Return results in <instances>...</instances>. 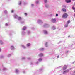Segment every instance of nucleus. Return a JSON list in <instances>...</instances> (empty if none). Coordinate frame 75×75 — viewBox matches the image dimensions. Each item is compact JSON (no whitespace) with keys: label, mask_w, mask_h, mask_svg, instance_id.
I'll use <instances>...</instances> for the list:
<instances>
[{"label":"nucleus","mask_w":75,"mask_h":75,"mask_svg":"<svg viewBox=\"0 0 75 75\" xmlns=\"http://www.w3.org/2000/svg\"><path fill=\"white\" fill-rule=\"evenodd\" d=\"M14 12V11L12 10L11 11V13H13Z\"/></svg>","instance_id":"obj_37"},{"label":"nucleus","mask_w":75,"mask_h":75,"mask_svg":"<svg viewBox=\"0 0 75 75\" xmlns=\"http://www.w3.org/2000/svg\"><path fill=\"white\" fill-rule=\"evenodd\" d=\"M44 48H41V49H40V50L41 51H44Z\"/></svg>","instance_id":"obj_24"},{"label":"nucleus","mask_w":75,"mask_h":75,"mask_svg":"<svg viewBox=\"0 0 75 75\" xmlns=\"http://www.w3.org/2000/svg\"><path fill=\"white\" fill-rule=\"evenodd\" d=\"M27 47H29L30 46V43H28L27 44Z\"/></svg>","instance_id":"obj_20"},{"label":"nucleus","mask_w":75,"mask_h":75,"mask_svg":"<svg viewBox=\"0 0 75 75\" xmlns=\"http://www.w3.org/2000/svg\"><path fill=\"white\" fill-rule=\"evenodd\" d=\"M74 12H75V10L74 11Z\"/></svg>","instance_id":"obj_51"},{"label":"nucleus","mask_w":75,"mask_h":75,"mask_svg":"<svg viewBox=\"0 0 75 75\" xmlns=\"http://www.w3.org/2000/svg\"><path fill=\"white\" fill-rule=\"evenodd\" d=\"M11 33H14V31H12L11 32Z\"/></svg>","instance_id":"obj_39"},{"label":"nucleus","mask_w":75,"mask_h":75,"mask_svg":"<svg viewBox=\"0 0 75 75\" xmlns=\"http://www.w3.org/2000/svg\"><path fill=\"white\" fill-rule=\"evenodd\" d=\"M24 14H25V16H27V13H25Z\"/></svg>","instance_id":"obj_35"},{"label":"nucleus","mask_w":75,"mask_h":75,"mask_svg":"<svg viewBox=\"0 0 75 75\" xmlns=\"http://www.w3.org/2000/svg\"><path fill=\"white\" fill-rule=\"evenodd\" d=\"M23 73L24 74L25 73V71H23Z\"/></svg>","instance_id":"obj_48"},{"label":"nucleus","mask_w":75,"mask_h":75,"mask_svg":"<svg viewBox=\"0 0 75 75\" xmlns=\"http://www.w3.org/2000/svg\"><path fill=\"white\" fill-rule=\"evenodd\" d=\"M5 25L6 26H8V25L7 23L5 24Z\"/></svg>","instance_id":"obj_30"},{"label":"nucleus","mask_w":75,"mask_h":75,"mask_svg":"<svg viewBox=\"0 0 75 75\" xmlns=\"http://www.w3.org/2000/svg\"><path fill=\"white\" fill-rule=\"evenodd\" d=\"M36 4H38V1H36Z\"/></svg>","instance_id":"obj_44"},{"label":"nucleus","mask_w":75,"mask_h":75,"mask_svg":"<svg viewBox=\"0 0 75 75\" xmlns=\"http://www.w3.org/2000/svg\"><path fill=\"white\" fill-rule=\"evenodd\" d=\"M15 72L16 74H18L19 72V71L18 70H16L15 71Z\"/></svg>","instance_id":"obj_13"},{"label":"nucleus","mask_w":75,"mask_h":75,"mask_svg":"<svg viewBox=\"0 0 75 75\" xmlns=\"http://www.w3.org/2000/svg\"><path fill=\"white\" fill-rule=\"evenodd\" d=\"M27 34H31V32L29 30L28 31Z\"/></svg>","instance_id":"obj_15"},{"label":"nucleus","mask_w":75,"mask_h":75,"mask_svg":"<svg viewBox=\"0 0 75 75\" xmlns=\"http://www.w3.org/2000/svg\"><path fill=\"white\" fill-rule=\"evenodd\" d=\"M73 1H75V0H72Z\"/></svg>","instance_id":"obj_49"},{"label":"nucleus","mask_w":75,"mask_h":75,"mask_svg":"<svg viewBox=\"0 0 75 75\" xmlns=\"http://www.w3.org/2000/svg\"><path fill=\"white\" fill-rule=\"evenodd\" d=\"M11 54H9L8 55V57H11Z\"/></svg>","instance_id":"obj_28"},{"label":"nucleus","mask_w":75,"mask_h":75,"mask_svg":"<svg viewBox=\"0 0 75 75\" xmlns=\"http://www.w3.org/2000/svg\"><path fill=\"white\" fill-rule=\"evenodd\" d=\"M44 31L45 33V34H48V32L45 30H44Z\"/></svg>","instance_id":"obj_14"},{"label":"nucleus","mask_w":75,"mask_h":75,"mask_svg":"<svg viewBox=\"0 0 75 75\" xmlns=\"http://www.w3.org/2000/svg\"><path fill=\"white\" fill-rule=\"evenodd\" d=\"M65 1L66 3H71V0H66Z\"/></svg>","instance_id":"obj_3"},{"label":"nucleus","mask_w":75,"mask_h":75,"mask_svg":"<svg viewBox=\"0 0 75 75\" xmlns=\"http://www.w3.org/2000/svg\"><path fill=\"white\" fill-rule=\"evenodd\" d=\"M71 69V68H70V69Z\"/></svg>","instance_id":"obj_50"},{"label":"nucleus","mask_w":75,"mask_h":75,"mask_svg":"<svg viewBox=\"0 0 75 75\" xmlns=\"http://www.w3.org/2000/svg\"><path fill=\"white\" fill-rule=\"evenodd\" d=\"M4 57L3 55H1L0 56V58H4Z\"/></svg>","instance_id":"obj_21"},{"label":"nucleus","mask_w":75,"mask_h":75,"mask_svg":"<svg viewBox=\"0 0 75 75\" xmlns=\"http://www.w3.org/2000/svg\"><path fill=\"white\" fill-rule=\"evenodd\" d=\"M14 17L16 18V17H17L18 16L17 15H15L14 16Z\"/></svg>","instance_id":"obj_23"},{"label":"nucleus","mask_w":75,"mask_h":75,"mask_svg":"<svg viewBox=\"0 0 75 75\" xmlns=\"http://www.w3.org/2000/svg\"><path fill=\"white\" fill-rule=\"evenodd\" d=\"M62 11H63V12H64V13H65L66 11H67V10H66V9H64V8H63L62 9Z\"/></svg>","instance_id":"obj_6"},{"label":"nucleus","mask_w":75,"mask_h":75,"mask_svg":"<svg viewBox=\"0 0 75 75\" xmlns=\"http://www.w3.org/2000/svg\"><path fill=\"white\" fill-rule=\"evenodd\" d=\"M18 18L19 19H21V17H19Z\"/></svg>","instance_id":"obj_38"},{"label":"nucleus","mask_w":75,"mask_h":75,"mask_svg":"<svg viewBox=\"0 0 75 75\" xmlns=\"http://www.w3.org/2000/svg\"><path fill=\"white\" fill-rule=\"evenodd\" d=\"M68 17V14L66 13H65L62 16L63 18H67Z\"/></svg>","instance_id":"obj_1"},{"label":"nucleus","mask_w":75,"mask_h":75,"mask_svg":"<svg viewBox=\"0 0 75 75\" xmlns=\"http://www.w3.org/2000/svg\"><path fill=\"white\" fill-rule=\"evenodd\" d=\"M27 59L28 60H30L31 59V58H30V57H29V58H27Z\"/></svg>","instance_id":"obj_29"},{"label":"nucleus","mask_w":75,"mask_h":75,"mask_svg":"<svg viewBox=\"0 0 75 75\" xmlns=\"http://www.w3.org/2000/svg\"><path fill=\"white\" fill-rule=\"evenodd\" d=\"M70 23H71V21L70 20H69L67 22V24H69Z\"/></svg>","instance_id":"obj_12"},{"label":"nucleus","mask_w":75,"mask_h":75,"mask_svg":"<svg viewBox=\"0 0 75 75\" xmlns=\"http://www.w3.org/2000/svg\"><path fill=\"white\" fill-rule=\"evenodd\" d=\"M38 64V62H37L35 63V64Z\"/></svg>","instance_id":"obj_41"},{"label":"nucleus","mask_w":75,"mask_h":75,"mask_svg":"<svg viewBox=\"0 0 75 75\" xmlns=\"http://www.w3.org/2000/svg\"><path fill=\"white\" fill-rule=\"evenodd\" d=\"M59 58V56H58L57 57V58Z\"/></svg>","instance_id":"obj_43"},{"label":"nucleus","mask_w":75,"mask_h":75,"mask_svg":"<svg viewBox=\"0 0 75 75\" xmlns=\"http://www.w3.org/2000/svg\"><path fill=\"white\" fill-rule=\"evenodd\" d=\"M68 24H67H67H66L65 25H64V27H67L68 26Z\"/></svg>","instance_id":"obj_17"},{"label":"nucleus","mask_w":75,"mask_h":75,"mask_svg":"<svg viewBox=\"0 0 75 75\" xmlns=\"http://www.w3.org/2000/svg\"><path fill=\"white\" fill-rule=\"evenodd\" d=\"M12 35L11 34V33H9V35H10V36H11V35Z\"/></svg>","instance_id":"obj_42"},{"label":"nucleus","mask_w":75,"mask_h":75,"mask_svg":"<svg viewBox=\"0 0 75 75\" xmlns=\"http://www.w3.org/2000/svg\"><path fill=\"white\" fill-rule=\"evenodd\" d=\"M44 2L45 3H47V0H45Z\"/></svg>","instance_id":"obj_32"},{"label":"nucleus","mask_w":75,"mask_h":75,"mask_svg":"<svg viewBox=\"0 0 75 75\" xmlns=\"http://www.w3.org/2000/svg\"><path fill=\"white\" fill-rule=\"evenodd\" d=\"M3 71H5V70H7V68H6L5 67H4L3 69Z\"/></svg>","instance_id":"obj_22"},{"label":"nucleus","mask_w":75,"mask_h":75,"mask_svg":"<svg viewBox=\"0 0 75 75\" xmlns=\"http://www.w3.org/2000/svg\"><path fill=\"white\" fill-rule=\"evenodd\" d=\"M58 16V14L57 13L56 14V17H57V16Z\"/></svg>","instance_id":"obj_36"},{"label":"nucleus","mask_w":75,"mask_h":75,"mask_svg":"<svg viewBox=\"0 0 75 75\" xmlns=\"http://www.w3.org/2000/svg\"><path fill=\"white\" fill-rule=\"evenodd\" d=\"M27 29V27L25 26H24L23 27V28L22 29V30H23V31H24L26 30Z\"/></svg>","instance_id":"obj_5"},{"label":"nucleus","mask_w":75,"mask_h":75,"mask_svg":"<svg viewBox=\"0 0 75 75\" xmlns=\"http://www.w3.org/2000/svg\"><path fill=\"white\" fill-rule=\"evenodd\" d=\"M21 46L22 47V48H24V49H25V48H26L24 46V45H21Z\"/></svg>","instance_id":"obj_11"},{"label":"nucleus","mask_w":75,"mask_h":75,"mask_svg":"<svg viewBox=\"0 0 75 75\" xmlns=\"http://www.w3.org/2000/svg\"><path fill=\"white\" fill-rule=\"evenodd\" d=\"M11 49L12 50H14L15 49L14 47V46H11Z\"/></svg>","instance_id":"obj_7"},{"label":"nucleus","mask_w":75,"mask_h":75,"mask_svg":"<svg viewBox=\"0 0 75 75\" xmlns=\"http://www.w3.org/2000/svg\"><path fill=\"white\" fill-rule=\"evenodd\" d=\"M4 12L5 13H7V11L6 10Z\"/></svg>","instance_id":"obj_34"},{"label":"nucleus","mask_w":75,"mask_h":75,"mask_svg":"<svg viewBox=\"0 0 75 75\" xmlns=\"http://www.w3.org/2000/svg\"><path fill=\"white\" fill-rule=\"evenodd\" d=\"M30 65H33V62H30Z\"/></svg>","instance_id":"obj_26"},{"label":"nucleus","mask_w":75,"mask_h":75,"mask_svg":"<svg viewBox=\"0 0 75 75\" xmlns=\"http://www.w3.org/2000/svg\"><path fill=\"white\" fill-rule=\"evenodd\" d=\"M18 21H19L20 23H21V24H23L24 22V21H22V20L21 19H18Z\"/></svg>","instance_id":"obj_2"},{"label":"nucleus","mask_w":75,"mask_h":75,"mask_svg":"<svg viewBox=\"0 0 75 75\" xmlns=\"http://www.w3.org/2000/svg\"><path fill=\"white\" fill-rule=\"evenodd\" d=\"M1 49L0 48V52L1 51Z\"/></svg>","instance_id":"obj_47"},{"label":"nucleus","mask_w":75,"mask_h":75,"mask_svg":"<svg viewBox=\"0 0 75 75\" xmlns=\"http://www.w3.org/2000/svg\"><path fill=\"white\" fill-rule=\"evenodd\" d=\"M47 25V24H45V25H44V26L45 27V26H46Z\"/></svg>","instance_id":"obj_40"},{"label":"nucleus","mask_w":75,"mask_h":75,"mask_svg":"<svg viewBox=\"0 0 75 75\" xmlns=\"http://www.w3.org/2000/svg\"><path fill=\"white\" fill-rule=\"evenodd\" d=\"M69 71L68 70H66L65 71H64L63 72V74H65V72H69Z\"/></svg>","instance_id":"obj_9"},{"label":"nucleus","mask_w":75,"mask_h":75,"mask_svg":"<svg viewBox=\"0 0 75 75\" xmlns=\"http://www.w3.org/2000/svg\"><path fill=\"white\" fill-rule=\"evenodd\" d=\"M3 44V42L2 41L0 40V44Z\"/></svg>","instance_id":"obj_16"},{"label":"nucleus","mask_w":75,"mask_h":75,"mask_svg":"<svg viewBox=\"0 0 75 75\" xmlns=\"http://www.w3.org/2000/svg\"><path fill=\"white\" fill-rule=\"evenodd\" d=\"M25 34V32H24V31L22 32V35H24V34Z\"/></svg>","instance_id":"obj_19"},{"label":"nucleus","mask_w":75,"mask_h":75,"mask_svg":"<svg viewBox=\"0 0 75 75\" xmlns=\"http://www.w3.org/2000/svg\"><path fill=\"white\" fill-rule=\"evenodd\" d=\"M31 6H34V4H31Z\"/></svg>","instance_id":"obj_46"},{"label":"nucleus","mask_w":75,"mask_h":75,"mask_svg":"<svg viewBox=\"0 0 75 75\" xmlns=\"http://www.w3.org/2000/svg\"><path fill=\"white\" fill-rule=\"evenodd\" d=\"M42 61V59L40 58L39 59V61L40 62V61Z\"/></svg>","instance_id":"obj_25"},{"label":"nucleus","mask_w":75,"mask_h":75,"mask_svg":"<svg viewBox=\"0 0 75 75\" xmlns=\"http://www.w3.org/2000/svg\"><path fill=\"white\" fill-rule=\"evenodd\" d=\"M67 67V66L65 65L63 67V70H65Z\"/></svg>","instance_id":"obj_4"},{"label":"nucleus","mask_w":75,"mask_h":75,"mask_svg":"<svg viewBox=\"0 0 75 75\" xmlns=\"http://www.w3.org/2000/svg\"><path fill=\"white\" fill-rule=\"evenodd\" d=\"M56 21V20L55 19H53L52 20V22H53V23H55V21Z\"/></svg>","instance_id":"obj_10"},{"label":"nucleus","mask_w":75,"mask_h":75,"mask_svg":"<svg viewBox=\"0 0 75 75\" xmlns=\"http://www.w3.org/2000/svg\"><path fill=\"white\" fill-rule=\"evenodd\" d=\"M32 29H33V30H34V28H33Z\"/></svg>","instance_id":"obj_45"},{"label":"nucleus","mask_w":75,"mask_h":75,"mask_svg":"<svg viewBox=\"0 0 75 75\" xmlns=\"http://www.w3.org/2000/svg\"><path fill=\"white\" fill-rule=\"evenodd\" d=\"M25 59V57H23L22 58V59Z\"/></svg>","instance_id":"obj_27"},{"label":"nucleus","mask_w":75,"mask_h":75,"mask_svg":"<svg viewBox=\"0 0 75 75\" xmlns=\"http://www.w3.org/2000/svg\"><path fill=\"white\" fill-rule=\"evenodd\" d=\"M21 4V1H20L19 3V5H20Z\"/></svg>","instance_id":"obj_33"},{"label":"nucleus","mask_w":75,"mask_h":75,"mask_svg":"<svg viewBox=\"0 0 75 75\" xmlns=\"http://www.w3.org/2000/svg\"><path fill=\"white\" fill-rule=\"evenodd\" d=\"M68 52H67V53Z\"/></svg>","instance_id":"obj_52"},{"label":"nucleus","mask_w":75,"mask_h":75,"mask_svg":"<svg viewBox=\"0 0 75 75\" xmlns=\"http://www.w3.org/2000/svg\"><path fill=\"white\" fill-rule=\"evenodd\" d=\"M38 56L39 57H42V56H43V54L40 53V54H39L38 55Z\"/></svg>","instance_id":"obj_8"},{"label":"nucleus","mask_w":75,"mask_h":75,"mask_svg":"<svg viewBox=\"0 0 75 75\" xmlns=\"http://www.w3.org/2000/svg\"><path fill=\"white\" fill-rule=\"evenodd\" d=\"M53 30H55L56 29V27L55 26H53L52 27Z\"/></svg>","instance_id":"obj_18"},{"label":"nucleus","mask_w":75,"mask_h":75,"mask_svg":"<svg viewBox=\"0 0 75 75\" xmlns=\"http://www.w3.org/2000/svg\"><path fill=\"white\" fill-rule=\"evenodd\" d=\"M72 9H73V10H75V7H74V6H73L72 7Z\"/></svg>","instance_id":"obj_31"}]
</instances>
